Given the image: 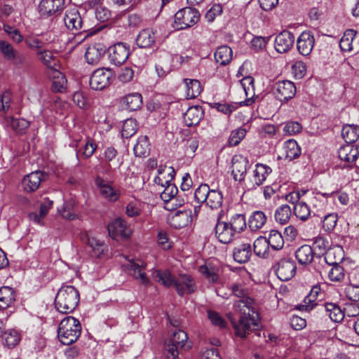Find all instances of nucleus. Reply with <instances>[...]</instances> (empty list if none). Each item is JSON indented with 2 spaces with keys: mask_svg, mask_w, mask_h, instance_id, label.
Segmentation results:
<instances>
[{
  "mask_svg": "<svg viewBox=\"0 0 359 359\" xmlns=\"http://www.w3.org/2000/svg\"><path fill=\"white\" fill-rule=\"evenodd\" d=\"M232 294L239 299L234 303L235 309L240 313L237 323L233 327L237 336L245 337L259 327V316L255 308L253 299L248 297L245 288L239 284L231 286Z\"/></svg>",
  "mask_w": 359,
  "mask_h": 359,
  "instance_id": "f257e3e1",
  "label": "nucleus"
},
{
  "mask_svg": "<svg viewBox=\"0 0 359 359\" xmlns=\"http://www.w3.org/2000/svg\"><path fill=\"white\" fill-rule=\"evenodd\" d=\"M154 278L166 287H174L180 296L191 294L196 289L194 278L188 274H180L174 277L168 270H156L153 273Z\"/></svg>",
  "mask_w": 359,
  "mask_h": 359,
  "instance_id": "f03ea898",
  "label": "nucleus"
},
{
  "mask_svg": "<svg viewBox=\"0 0 359 359\" xmlns=\"http://www.w3.org/2000/svg\"><path fill=\"white\" fill-rule=\"evenodd\" d=\"M80 299L79 291L72 285H64L57 292L55 299V306L62 313L73 312Z\"/></svg>",
  "mask_w": 359,
  "mask_h": 359,
  "instance_id": "7ed1b4c3",
  "label": "nucleus"
},
{
  "mask_svg": "<svg viewBox=\"0 0 359 359\" xmlns=\"http://www.w3.org/2000/svg\"><path fill=\"white\" fill-rule=\"evenodd\" d=\"M81 326L79 320L73 316L62 320L57 330L59 340L64 345H70L77 341L81 335Z\"/></svg>",
  "mask_w": 359,
  "mask_h": 359,
  "instance_id": "20e7f679",
  "label": "nucleus"
},
{
  "mask_svg": "<svg viewBox=\"0 0 359 359\" xmlns=\"http://www.w3.org/2000/svg\"><path fill=\"white\" fill-rule=\"evenodd\" d=\"M200 19L199 12L191 7L179 10L175 15L174 27L183 29L196 24Z\"/></svg>",
  "mask_w": 359,
  "mask_h": 359,
  "instance_id": "39448f33",
  "label": "nucleus"
},
{
  "mask_svg": "<svg viewBox=\"0 0 359 359\" xmlns=\"http://www.w3.org/2000/svg\"><path fill=\"white\" fill-rule=\"evenodd\" d=\"M187 334L182 330L175 331L170 340V343L165 347V352L168 359H177L179 355V348L185 346L187 341Z\"/></svg>",
  "mask_w": 359,
  "mask_h": 359,
  "instance_id": "423d86ee",
  "label": "nucleus"
},
{
  "mask_svg": "<svg viewBox=\"0 0 359 359\" xmlns=\"http://www.w3.org/2000/svg\"><path fill=\"white\" fill-rule=\"evenodd\" d=\"M296 92L297 88L294 83L288 80L278 81L273 87L275 97L280 102H286L292 99Z\"/></svg>",
  "mask_w": 359,
  "mask_h": 359,
  "instance_id": "0eeeda50",
  "label": "nucleus"
},
{
  "mask_svg": "<svg viewBox=\"0 0 359 359\" xmlns=\"http://www.w3.org/2000/svg\"><path fill=\"white\" fill-rule=\"evenodd\" d=\"M296 263L291 258L282 259L275 266L276 274L283 281H287L292 278L296 273Z\"/></svg>",
  "mask_w": 359,
  "mask_h": 359,
  "instance_id": "6e6552de",
  "label": "nucleus"
},
{
  "mask_svg": "<svg viewBox=\"0 0 359 359\" xmlns=\"http://www.w3.org/2000/svg\"><path fill=\"white\" fill-rule=\"evenodd\" d=\"M113 74L109 69L100 68L94 71L90 79V86L95 90H100L109 86Z\"/></svg>",
  "mask_w": 359,
  "mask_h": 359,
  "instance_id": "1a4fd4ad",
  "label": "nucleus"
},
{
  "mask_svg": "<svg viewBox=\"0 0 359 359\" xmlns=\"http://www.w3.org/2000/svg\"><path fill=\"white\" fill-rule=\"evenodd\" d=\"M271 171V168L266 165L262 163L256 164L255 170L247 181L246 187L249 189H257L263 184Z\"/></svg>",
  "mask_w": 359,
  "mask_h": 359,
  "instance_id": "9d476101",
  "label": "nucleus"
},
{
  "mask_svg": "<svg viewBox=\"0 0 359 359\" xmlns=\"http://www.w3.org/2000/svg\"><path fill=\"white\" fill-rule=\"evenodd\" d=\"M338 156L344 162L343 168H353L359 156L358 147L352 144H344L339 149Z\"/></svg>",
  "mask_w": 359,
  "mask_h": 359,
  "instance_id": "9b49d317",
  "label": "nucleus"
},
{
  "mask_svg": "<svg viewBox=\"0 0 359 359\" xmlns=\"http://www.w3.org/2000/svg\"><path fill=\"white\" fill-rule=\"evenodd\" d=\"M109 59L115 65H123L129 56V46L118 42L109 48Z\"/></svg>",
  "mask_w": 359,
  "mask_h": 359,
  "instance_id": "f8f14e48",
  "label": "nucleus"
},
{
  "mask_svg": "<svg viewBox=\"0 0 359 359\" xmlns=\"http://www.w3.org/2000/svg\"><path fill=\"white\" fill-rule=\"evenodd\" d=\"M63 20L66 27L70 31L78 32L81 29L83 32L88 31L83 25L80 13L75 8L67 10Z\"/></svg>",
  "mask_w": 359,
  "mask_h": 359,
  "instance_id": "ddd939ff",
  "label": "nucleus"
},
{
  "mask_svg": "<svg viewBox=\"0 0 359 359\" xmlns=\"http://www.w3.org/2000/svg\"><path fill=\"white\" fill-rule=\"evenodd\" d=\"M47 175L41 171H34L27 175L22 180V187L25 191L31 193L37 190L42 182L46 179Z\"/></svg>",
  "mask_w": 359,
  "mask_h": 359,
  "instance_id": "4468645a",
  "label": "nucleus"
},
{
  "mask_svg": "<svg viewBox=\"0 0 359 359\" xmlns=\"http://www.w3.org/2000/svg\"><path fill=\"white\" fill-rule=\"evenodd\" d=\"M125 267L134 278L140 280L144 285H149V279L144 271L146 267V264L144 261L140 259L132 260Z\"/></svg>",
  "mask_w": 359,
  "mask_h": 359,
  "instance_id": "2eb2a0df",
  "label": "nucleus"
},
{
  "mask_svg": "<svg viewBox=\"0 0 359 359\" xmlns=\"http://www.w3.org/2000/svg\"><path fill=\"white\" fill-rule=\"evenodd\" d=\"M294 41V35L291 32L285 30L276 36L274 47L277 52L285 53L292 48Z\"/></svg>",
  "mask_w": 359,
  "mask_h": 359,
  "instance_id": "dca6fc26",
  "label": "nucleus"
},
{
  "mask_svg": "<svg viewBox=\"0 0 359 359\" xmlns=\"http://www.w3.org/2000/svg\"><path fill=\"white\" fill-rule=\"evenodd\" d=\"M70 146L76 148L81 146V157L84 159L91 157L97 148V144L93 140L87 137L83 140L81 137L77 136L74 137Z\"/></svg>",
  "mask_w": 359,
  "mask_h": 359,
  "instance_id": "f3484780",
  "label": "nucleus"
},
{
  "mask_svg": "<svg viewBox=\"0 0 359 359\" xmlns=\"http://www.w3.org/2000/svg\"><path fill=\"white\" fill-rule=\"evenodd\" d=\"M108 231L109 236L116 238L117 236L128 238L130 236L131 229L127 226L126 222L121 217L115 219L108 224Z\"/></svg>",
  "mask_w": 359,
  "mask_h": 359,
  "instance_id": "a211bd4d",
  "label": "nucleus"
},
{
  "mask_svg": "<svg viewBox=\"0 0 359 359\" xmlns=\"http://www.w3.org/2000/svg\"><path fill=\"white\" fill-rule=\"evenodd\" d=\"M232 175L236 181L241 182L244 180L249 163L247 158L242 155H235L232 158Z\"/></svg>",
  "mask_w": 359,
  "mask_h": 359,
  "instance_id": "6ab92c4d",
  "label": "nucleus"
},
{
  "mask_svg": "<svg viewBox=\"0 0 359 359\" xmlns=\"http://www.w3.org/2000/svg\"><path fill=\"white\" fill-rule=\"evenodd\" d=\"M220 217L219 214L215 228V236L220 243L227 244L232 241L236 233L228 222L219 221Z\"/></svg>",
  "mask_w": 359,
  "mask_h": 359,
  "instance_id": "aec40b11",
  "label": "nucleus"
},
{
  "mask_svg": "<svg viewBox=\"0 0 359 359\" xmlns=\"http://www.w3.org/2000/svg\"><path fill=\"white\" fill-rule=\"evenodd\" d=\"M63 0H41L38 6V11L41 17L48 18L62 9Z\"/></svg>",
  "mask_w": 359,
  "mask_h": 359,
  "instance_id": "412c9836",
  "label": "nucleus"
},
{
  "mask_svg": "<svg viewBox=\"0 0 359 359\" xmlns=\"http://www.w3.org/2000/svg\"><path fill=\"white\" fill-rule=\"evenodd\" d=\"M315 43L314 36L310 32H303L297 40L299 53L304 56L309 55Z\"/></svg>",
  "mask_w": 359,
  "mask_h": 359,
  "instance_id": "4be33fe9",
  "label": "nucleus"
},
{
  "mask_svg": "<svg viewBox=\"0 0 359 359\" xmlns=\"http://www.w3.org/2000/svg\"><path fill=\"white\" fill-rule=\"evenodd\" d=\"M106 48L102 43H94L88 47L85 57L88 64L97 65L104 55Z\"/></svg>",
  "mask_w": 359,
  "mask_h": 359,
  "instance_id": "5701e85b",
  "label": "nucleus"
},
{
  "mask_svg": "<svg viewBox=\"0 0 359 359\" xmlns=\"http://www.w3.org/2000/svg\"><path fill=\"white\" fill-rule=\"evenodd\" d=\"M175 171L172 167H168V176L165 179V184H166L164 190L161 194V198L164 201H169L172 199L177 194L178 189L177 187L171 183L174 179Z\"/></svg>",
  "mask_w": 359,
  "mask_h": 359,
  "instance_id": "b1692460",
  "label": "nucleus"
},
{
  "mask_svg": "<svg viewBox=\"0 0 359 359\" xmlns=\"http://www.w3.org/2000/svg\"><path fill=\"white\" fill-rule=\"evenodd\" d=\"M95 184L99 188L100 192L103 197L111 202L116 201L119 196V191L114 189L109 184L102 178L97 177L95 180Z\"/></svg>",
  "mask_w": 359,
  "mask_h": 359,
  "instance_id": "393cba45",
  "label": "nucleus"
},
{
  "mask_svg": "<svg viewBox=\"0 0 359 359\" xmlns=\"http://www.w3.org/2000/svg\"><path fill=\"white\" fill-rule=\"evenodd\" d=\"M203 117V111L201 107L193 106L189 107L184 114V121L190 127L196 126Z\"/></svg>",
  "mask_w": 359,
  "mask_h": 359,
  "instance_id": "a878e982",
  "label": "nucleus"
},
{
  "mask_svg": "<svg viewBox=\"0 0 359 359\" xmlns=\"http://www.w3.org/2000/svg\"><path fill=\"white\" fill-rule=\"evenodd\" d=\"M156 34L151 29H142L137 36L136 42L139 47L147 48L151 47L156 41Z\"/></svg>",
  "mask_w": 359,
  "mask_h": 359,
  "instance_id": "bb28decb",
  "label": "nucleus"
},
{
  "mask_svg": "<svg viewBox=\"0 0 359 359\" xmlns=\"http://www.w3.org/2000/svg\"><path fill=\"white\" fill-rule=\"evenodd\" d=\"M252 255V249L250 243H242L233 250V259L240 264L246 263Z\"/></svg>",
  "mask_w": 359,
  "mask_h": 359,
  "instance_id": "cd10ccee",
  "label": "nucleus"
},
{
  "mask_svg": "<svg viewBox=\"0 0 359 359\" xmlns=\"http://www.w3.org/2000/svg\"><path fill=\"white\" fill-rule=\"evenodd\" d=\"M283 158L289 161L298 158L301 154V149L294 140L286 141L283 147Z\"/></svg>",
  "mask_w": 359,
  "mask_h": 359,
  "instance_id": "c85d7f7f",
  "label": "nucleus"
},
{
  "mask_svg": "<svg viewBox=\"0 0 359 359\" xmlns=\"http://www.w3.org/2000/svg\"><path fill=\"white\" fill-rule=\"evenodd\" d=\"M215 62L220 65H228L232 60L233 51L228 46L218 47L214 53Z\"/></svg>",
  "mask_w": 359,
  "mask_h": 359,
  "instance_id": "c756f323",
  "label": "nucleus"
},
{
  "mask_svg": "<svg viewBox=\"0 0 359 359\" xmlns=\"http://www.w3.org/2000/svg\"><path fill=\"white\" fill-rule=\"evenodd\" d=\"M122 104L130 111H136L142 105V97L138 93H130L121 100Z\"/></svg>",
  "mask_w": 359,
  "mask_h": 359,
  "instance_id": "7c9ffc66",
  "label": "nucleus"
},
{
  "mask_svg": "<svg viewBox=\"0 0 359 359\" xmlns=\"http://www.w3.org/2000/svg\"><path fill=\"white\" fill-rule=\"evenodd\" d=\"M4 125L8 129L10 128L17 133H22L29 127V123L25 119L6 117L4 121Z\"/></svg>",
  "mask_w": 359,
  "mask_h": 359,
  "instance_id": "2f4dec72",
  "label": "nucleus"
},
{
  "mask_svg": "<svg viewBox=\"0 0 359 359\" xmlns=\"http://www.w3.org/2000/svg\"><path fill=\"white\" fill-rule=\"evenodd\" d=\"M343 258L342 249L337 247L329 249L324 255L323 259L328 266H331L340 265L339 264Z\"/></svg>",
  "mask_w": 359,
  "mask_h": 359,
  "instance_id": "473e14b6",
  "label": "nucleus"
},
{
  "mask_svg": "<svg viewBox=\"0 0 359 359\" xmlns=\"http://www.w3.org/2000/svg\"><path fill=\"white\" fill-rule=\"evenodd\" d=\"M314 252L310 245H304L299 248L295 252V257L301 264H308L313 259Z\"/></svg>",
  "mask_w": 359,
  "mask_h": 359,
  "instance_id": "72a5a7b5",
  "label": "nucleus"
},
{
  "mask_svg": "<svg viewBox=\"0 0 359 359\" xmlns=\"http://www.w3.org/2000/svg\"><path fill=\"white\" fill-rule=\"evenodd\" d=\"M205 203L212 210L220 209L223 203L222 192L217 189H211Z\"/></svg>",
  "mask_w": 359,
  "mask_h": 359,
  "instance_id": "f704fd0d",
  "label": "nucleus"
},
{
  "mask_svg": "<svg viewBox=\"0 0 359 359\" xmlns=\"http://www.w3.org/2000/svg\"><path fill=\"white\" fill-rule=\"evenodd\" d=\"M241 84L245 93L246 97H248L243 102V104L250 106L254 102V79L252 76H246L241 81Z\"/></svg>",
  "mask_w": 359,
  "mask_h": 359,
  "instance_id": "c9c22d12",
  "label": "nucleus"
},
{
  "mask_svg": "<svg viewBox=\"0 0 359 359\" xmlns=\"http://www.w3.org/2000/svg\"><path fill=\"white\" fill-rule=\"evenodd\" d=\"M266 222V216L262 211H255L249 218L248 224L250 229L256 231L262 229Z\"/></svg>",
  "mask_w": 359,
  "mask_h": 359,
  "instance_id": "e433bc0d",
  "label": "nucleus"
},
{
  "mask_svg": "<svg viewBox=\"0 0 359 359\" xmlns=\"http://www.w3.org/2000/svg\"><path fill=\"white\" fill-rule=\"evenodd\" d=\"M341 136L346 144H353L359 138V127L356 125L344 126Z\"/></svg>",
  "mask_w": 359,
  "mask_h": 359,
  "instance_id": "4c0bfd02",
  "label": "nucleus"
},
{
  "mask_svg": "<svg viewBox=\"0 0 359 359\" xmlns=\"http://www.w3.org/2000/svg\"><path fill=\"white\" fill-rule=\"evenodd\" d=\"M321 290L319 285H314L310 293L305 297L304 302V304L300 306V309L303 311H310L317 305L316 301L320 294Z\"/></svg>",
  "mask_w": 359,
  "mask_h": 359,
  "instance_id": "58836bf2",
  "label": "nucleus"
},
{
  "mask_svg": "<svg viewBox=\"0 0 359 359\" xmlns=\"http://www.w3.org/2000/svg\"><path fill=\"white\" fill-rule=\"evenodd\" d=\"M255 253L260 257H268L269 256V246L266 238L264 236L257 238L253 244Z\"/></svg>",
  "mask_w": 359,
  "mask_h": 359,
  "instance_id": "ea45409f",
  "label": "nucleus"
},
{
  "mask_svg": "<svg viewBox=\"0 0 359 359\" xmlns=\"http://www.w3.org/2000/svg\"><path fill=\"white\" fill-rule=\"evenodd\" d=\"M67 81L63 74L60 71H53L52 89L55 92L63 93L67 88Z\"/></svg>",
  "mask_w": 359,
  "mask_h": 359,
  "instance_id": "a19ab883",
  "label": "nucleus"
},
{
  "mask_svg": "<svg viewBox=\"0 0 359 359\" xmlns=\"http://www.w3.org/2000/svg\"><path fill=\"white\" fill-rule=\"evenodd\" d=\"M133 151L136 156L144 157L147 156L150 151L148 137L141 136L139 137L136 144L134 146Z\"/></svg>",
  "mask_w": 359,
  "mask_h": 359,
  "instance_id": "79ce46f5",
  "label": "nucleus"
},
{
  "mask_svg": "<svg viewBox=\"0 0 359 359\" xmlns=\"http://www.w3.org/2000/svg\"><path fill=\"white\" fill-rule=\"evenodd\" d=\"M325 308L327 314L332 321L339 323L344 319V313L336 304L326 303L325 304Z\"/></svg>",
  "mask_w": 359,
  "mask_h": 359,
  "instance_id": "37998d69",
  "label": "nucleus"
},
{
  "mask_svg": "<svg viewBox=\"0 0 359 359\" xmlns=\"http://www.w3.org/2000/svg\"><path fill=\"white\" fill-rule=\"evenodd\" d=\"M184 82L187 86V97L188 99L195 98L200 95L202 87L198 80L185 79Z\"/></svg>",
  "mask_w": 359,
  "mask_h": 359,
  "instance_id": "c03bdc74",
  "label": "nucleus"
},
{
  "mask_svg": "<svg viewBox=\"0 0 359 359\" xmlns=\"http://www.w3.org/2000/svg\"><path fill=\"white\" fill-rule=\"evenodd\" d=\"M38 54L39 55V60L52 72L57 69L58 60L53 55L51 52L43 50L39 52Z\"/></svg>",
  "mask_w": 359,
  "mask_h": 359,
  "instance_id": "a18cd8bd",
  "label": "nucleus"
},
{
  "mask_svg": "<svg viewBox=\"0 0 359 359\" xmlns=\"http://www.w3.org/2000/svg\"><path fill=\"white\" fill-rule=\"evenodd\" d=\"M293 210L294 215L303 222L307 220L311 214L310 207L304 201L297 203Z\"/></svg>",
  "mask_w": 359,
  "mask_h": 359,
  "instance_id": "49530a36",
  "label": "nucleus"
},
{
  "mask_svg": "<svg viewBox=\"0 0 359 359\" xmlns=\"http://www.w3.org/2000/svg\"><path fill=\"white\" fill-rule=\"evenodd\" d=\"M291 208L288 205L278 207L275 212V219L281 224H287L291 217Z\"/></svg>",
  "mask_w": 359,
  "mask_h": 359,
  "instance_id": "de8ad7c7",
  "label": "nucleus"
},
{
  "mask_svg": "<svg viewBox=\"0 0 359 359\" xmlns=\"http://www.w3.org/2000/svg\"><path fill=\"white\" fill-rule=\"evenodd\" d=\"M269 248L273 250H279L283 248L284 241L280 233L276 230H271L269 238L266 239Z\"/></svg>",
  "mask_w": 359,
  "mask_h": 359,
  "instance_id": "09e8293b",
  "label": "nucleus"
},
{
  "mask_svg": "<svg viewBox=\"0 0 359 359\" xmlns=\"http://www.w3.org/2000/svg\"><path fill=\"white\" fill-rule=\"evenodd\" d=\"M311 248H313L314 254L318 256H324L326 252L330 249L328 241L321 236L316 238Z\"/></svg>",
  "mask_w": 359,
  "mask_h": 359,
  "instance_id": "8fccbe9b",
  "label": "nucleus"
},
{
  "mask_svg": "<svg viewBox=\"0 0 359 359\" xmlns=\"http://www.w3.org/2000/svg\"><path fill=\"white\" fill-rule=\"evenodd\" d=\"M228 223L235 233H240L246 227L245 217L243 214L234 215Z\"/></svg>",
  "mask_w": 359,
  "mask_h": 359,
  "instance_id": "3c124183",
  "label": "nucleus"
},
{
  "mask_svg": "<svg viewBox=\"0 0 359 359\" xmlns=\"http://www.w3.org/2000/svg\"><path fill=\"white\" fill-rule=\"evenodd\" d=\"M356 33V31L353 29H348L344 32L339 43L340 48L342 50L351 51L353 50L352 43Z\"/></svg>",
  "mask_w": 359,
  "mask_h": 359,
  "instance_id": "603ef678",
  "label": "nucleus"
},
{
  "mask_svg": "<svg viewBox=\"0 0 359 359\" xmlns=\"http://www.w3.org/2000/svg\"><path fill=\"white\" fill-rule=\"evenodd\" d=\"M13 300L14 294L12 288L0 287V309L6 308Z\"/></svg>",
  "mask_w": 359,
  "mask_h": 359,
  "instance_id": "864d4df0",
  "label": "nucleus"
},
{
  "mask_svg": "<svg viewBox=\"0 0 359 359\" xmlns=\"http://www.w3.org/2000/svg\"><path fill=\"white\" fill-rule=\"evenodd\" d=\"M199 272L204 276L210 282L217 283L219 280L218 270L210 265H202L199 267Z\"/></svg>",
  "mask_w": 359,
  "mask_h": 359,
  "instance_id": "5fc2aeb1",
  "label": "nucleus"
},
{
  "mask_svg": "<svg viewBox=\"0 0 359 359\" xmlns=\"http://www.w3.org/2000/svg\"><path fill=\"white\" fill-rule=\"evenodd\" d=\"M189 215L187 212H177L170 219V224L175 229H181L187 225Z\"/></svg>",
  "mask_w": 359,
  "mask_h": 359,
  "instance_id": "6e6d98bb",
  "label": "nucleus"
},
{
  "mask_svg": "<svg viewBox=\"0 0 359 359\" xmlns=\"http://www.w3.org/2000/svg\"><path fill=\"white\" fill-rule=\"evenodd\" d=\"M87 243L92 249L93 255L95 257H100L104 252L106 247L104 242L95 237H90L88 236L87 238Z\"/></svg>",
  "mask_w": 359,
  "mask_h": 359,
  "instance_id": "4d7b16f0",
  "label": "nucleus"
},
{
  "mask_svg": "<svg viewBox=\"0 0 359 359\" xmlns=\"http://www.w3.org/2000/svg\"><path fill=\"white\" fill-rule=\"evenodd\" d=\"M137 123L135 119L128 118L123 124L121 135L124 138L132 137L137 132Z\"/></svg>",
  "mask_w": 359,
  "mask_h": 359,
  "instance_id": "13d9d810",
  "label": "nucleus"
},
{
  "mask_svg": "<svg viewBox=\"0 0 359 359\" xmlns=\"http://www.w3.org/2000/svg\"><path fill=\"white\" fill-rule=\"evenodd\" d=\"M117 156V151L111 147H107L104 151V160L108 163L109 166L118 168L122 162L120 161Z\"/></svg>",
  "mask_w": 359,
  "mask_h": 359,
  "instance_id": "bf43d9fd",
  "label": "nucleus"
},
{
  "mask_svg": "<svg viewBox=\"0 0 359 359\" xmlns=\"http://www.w3.org/2000/svg\"><path fill=\"white\" fill-rule=\"evenodd\" d=\"M1 336H3L4 344L8 348L14 347L20 340V335L15 330H10L5 332H3Z\"/></svg>",
  "mask_w": 359,
  "mask_h": 359,
  "instance_id": "052dcab7",
  "label": "nucleus"
},
{
  "mask_svg": "<svg viewBox=\"0 0 359 359\" xmlns=\"http://www.w3.org/2000/svg\"><path fill=\"white\" fill-rule=\"evenodd\" d=\"M332 268L328 272L330 280L334 282H341L345 277L344 269L341 265L331 266Z\"/></svg>",
  "mask_w": 359,
  "mask_h": 359,
  "instance_id": "680f3d73",
  "label": "nucleus"
},
{
  "mask_svg": "<svg viewBox=\"0 0 359 359\" xmlns=\"http://www.w3.org/2000/svg\"><path fill=\"white\" fill-rule=\"evenodd\" d=\"M323 228L326 231H332L337 225L338 215L336 213H330L323 216Z\"/></svg>",
  "mask_w": 359,
  "mask_h": 359,
  "instance_id": "e2e57ef3",
  "label": "nucleus"
},
{
  "mask_svg": "<svg viewBox=\"0 0 359 359\" xmlns=\"http://www.w3.org/2000/svg\"><path fill=\"white\" fill-rule=\"evenodd\" d=\"M245 135L246 130L244 128H239L233 130L229 139V144L230 146H236L245 137Z\"/></svg>",
  "mask_w": 359,
  "mask_h": 359,
  "instance_id": "0e129e2a",
  "label": "nucleus"
},
{
  "mask_svg": "<svg viewBox=\"0 0 359 359\" xmlns=\"http://www.w3.org/2000/svg\"><path fill=\"white\" fill-rule=\"evenodd\" d=\"M0 52L4 55L5 59L9 61L18 51L9 43L0 41Z\"/></svg>",
  "mask_w": 359,
  "mask_h": 359,
  "instance_id": "69168bd1",
  "label": "nucleus"
},
{
  "mask_svg": "<svg viewBox=\"0 0 359 359\" xmlns=\"http://www.w3.org/2000/svg\"><path fill=\"white\" fill-rule=\"evenodd\" d=\"M211 189L208 184L200 185L195 191V198L198 202L205 203Z\"/></svg>",
  "mask_w": 359,
  "mask_h": 359,
  "instance_id": "338daca9",
  "label": "nucleus"
},
{
  "mask_svg": "<svg viewBox=\"0 0 359 359\" xmlns=\"http://www.w3.org/2000/svg\"><path fill=\"white\" fill-rule=\"evenodd\" d=\"M344 292L348 299L359 302V285L349 284L346 287Z\"/></svg>",
  "mask_w": 359,
  "mask_h": 359,
  "instance_id": "774afa93",
  "label": "nucleus"
}]
</instances>
